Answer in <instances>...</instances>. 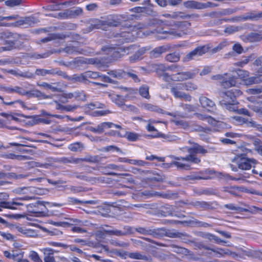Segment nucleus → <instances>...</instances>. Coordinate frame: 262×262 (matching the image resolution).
<instances>
[{
	"instance_id": "obj_1",
	"label": "nucleus",
	"mask_w": 262,
	"mask_h": 262,
	"mask_svg": "<svg viewBox=\"0 0 262 262\" xmlns=\"http://www.w3.org/2000/svg\"><path fill=\"white\" fill-rule=\"evenodd\" d=\"M183 149L187 150L189 155L185 157L172 156L175 161L170 163V165H173L181 169H189L191 166L190 162L195 164L200 163L201 160L196 154L205 155L208 152L207 149L197 143H194L191 147H186Z\"/></svg>"
},
{
	"instance_id": "obj_2",
	"label": "nucleus",
	"mask_w": 262,
	"mask_h": 262,
	"mask_svg": "<svg viewBox=\"0 0 262 262\" xmlns=\"http://www.w3.org/2000/svg\"><path fill=\"white\" fill-rule=\"evenodd\" d=\"M178 30H170L163 31V29L155 30L151 33L157 34L156 37L158 39H163L168 38H178L183 37L184 35L190 33V23L188 21H179L175 24Z\"/></svg>"
},
{
	"instance_id": "obj_3",
	"label": "nucleus",
	"mask_w": 262,
	"mask_h": 262,
	"mask_svg": "<svg viewBox=\"0 0 262 262\" xmlns=\"http://www.w3.org/2000/svg\"><path fill=\"white\" fill-rule=\"evenodd\" d=\"M242 92L238 89H232L220 94V104L226 109L235 112L237 110V102L236 97L241 96Z\"/></svg>"
},
{
	"instance_id": "obj_4",
	"label": "nucleus",
	"mask_w": 262,
	"mask_h": 262,
	"mask_svg": "<svg viewBox=\"0 0 262 262\" xmlns=\"http://www.w3.org/2000/svg\"><path fill=\"white\" fill-rule=\"evenodd\" d=\"M142 27L140 25L138 26H129L121 29L119 34H117L115 37L119 43L128 42L134 41L136 38L140 35L141 32L139 30Z\"/></svg>"
},
{
	"instance_id": "obj_5",
	"label": "nucleus",
	"mask_w": 262,
	"mask_h": 262,
	"mask_svg": "<svg viewBox=\"0 0 262 262\" xmlns=\"http://www.w3.org/2000/svg\"><path fill=\"white\" fill-rule=\"evenodd\" d=\"M250 152V150L246 149L244 151L243 147L238 148L237 153L231 161L233 163L237 164L239 169L249 170L256 163V160L254 159H249L246 157L247 154Z\"/></svg>"
},
{
	"instance_id": "obj_6",
	"label": "nucleus",
	"mask_w": 262,
	"mask_h": 262,
	"mask_svg": "<svg viewBox=\"0 0 262 262\" xmlns=\"http://www.w3.org/2000/svg\"><path fill=\"white\" fill-rule=\"evenodd\" d=\"M136 47L134 45L121 47L106 46L102 48V50L105 54L110 55L113 59H117L125 55L130 53L132 52L131 50L132 49L135 50Z\"/></svg>"
},
{
	"instance_id": "obj_7",
	"label": "nucleus",
	"mask_w": 262,
	"mask_h": 262,
	"mask_svg": "<svg viewBox=\"0 0 262 262\" xmlns=\"http://www.w3.org/2000/svg\"><path fill=\"white\" fill-rule=\"evenodd\" d=\"M235 72L238 77L242 79L245 84L247 85L257 84L262 82V79L260 77L262 75V70L257 71V76L251 77H248L249 73L247 71L237 69Z\"/></svg>"
},
{
	"instance_id": "obj_8",
	"label": "nucleus",
	"mask_w": 262,
	"mask_h": 262,
	"mask_svg": "<svg viewBox=\"0 0 262 262\" xmlns=\"http://www.w3.org/2000/svg\"><path fill=\"white\" fill-rule=\"evenodd\" d=\"M100 79L105 82L112 83V80L107 76L100 74L99 73L92 71H87L78 76H76L75 79L79 82H84L88 79Z\"/></svg>"
},
{
	"instance_id": "obj_9",
	"label": "nucleus",
	"mask_w": 262,
	"mask_h": 262,
	"mask_svg": "<svg viewBox=\"0 0 262 262\" xmlns=\"http://www.w3.org/2000/svg\"><path fill=\"white\" fill-rule=\"evenodd\" d=\"M211 79L217 81L225 88L232 87L236 83L235 78L234 77L229 76L227 73L213 75Z\"/></svg>"
},
{
	"instance_id": "obj_10",
	"label": "nucleus",
	"mask_w": 262,
	"mask_h": 262,
	"mask_svg": "<svg viewBox=\"0 0 262 262\" xmlns=\"http://www.w3.org/2000/svg\"><path fill=\"white\" fill-rule=\"evenodd\" d=\"M184 89L181 83H177L170 88V92L175 98L183 99L187 101H191L192 97L189 94H186L183 91Z\"/></svg>"
},
{
	"instance_id": "obj_11",
	"label": "nucleus",
	"mask_w": 262,
	"mask_h": 262,
	"mask_svg": "<svg viewBox=\"0 0 262 262\" xmlns=\"http://www.w3.org/2000/svg\"><path fill=\"white\" fill-rule=\"evenodd\" d=\"M34 198L33 196H25L24 197L18 198L13 200L12 202H0V211L2 210V208H7L12 210L17 209V208L14 206H21L23 205V203L18 202V200L22 201H28L32 200Z\"/></svg>"
},
{
	"instance_id": "obj_12",
	"label": "nucleus",
	"mask_w": 262,
	"mask_h": 262,
	"mask_svg": "<svg viewBox=\"0 0 262 262\" xmlns=\"http://www.w3.org/2000/svg\"><path fill=\"white\" fill-rule=\"evenodd\" d=\"M207 51V48L205 46L198 47L186 54L183 58V61L188 62L191 60L195 59L204 54Z\"/></svg>"
},
{
	"instance_id": "obj_13",
	"label": "nucleus",
	"mask_w": 262,
	"mask_h": 262,
	"mask_svg": "<svg viewBox=\"0 0 262 262\" xmlns=\"http://www.w3.org/2000/svg\"><path fill=\"white\" fill-rule=\"evenodd\" d=\"M179 67L177 68L178 71L177 73L173 74V81H183L188 79L193 78L195 74L198 72L197 71H187V72H179Z\"/></svg>"
},
{
	"instance_id": "obj_14",
	"label": "nucleus",
	"mask_w": 262,
	"mask_h": 262,
	"mask_svg": "<svg viewBox=\"0 0 262 262\" xmlns=\"http://www.w3.org/2000/svg\"><path fill=\"white\" fill-rule=\"evenodd\" d=\"M184 6L188 9H203L208 7H215L216 5L211 2L201 3L195 1H187L183 3Z\"/></svg>"
},
{
	"instance_id": "obj_15",
	"label": "nucleus",
	"mask_w": 262,
	"mask_h": 262,
	"mask_svg": "<svg viewBox=\"0 0 262 262\" xmlns=\"http://www.w3.org/2000/svg\"><path fill=\"white\" fill-rule=\"evenodd\" d=\"M123 167L118 166L114 164H110L106 166L100 167L99 170L104 174L111 176H128V173L118 174L117 173L111 172V170H120Z\"/></svg>"
},
{
	"instance_id": "obj_16",
	"label": "nucleus",
	"mask_w": 262,
	"mask_h": 262,
	"mask_svg": "<svg viewBox=\"0 0 262 262\" xmlns=\"http://www.w3.org/2000/svg\"><path fill=\"white\" fill-rule=\"evenodd\" d=\"M195 115L198 119L203 121H206L209 124L215 127V130H218L219 128L222 127V122L215 120L210 116L205 115L199 113L196 114Z\"/></svg>"
},
{
	"instance_id": "obj_17",
	"label": "nucleus",
	"mask_w": 262,
	"mask_h": 262,
	"mask_svg": "<svg viewBox=\"0 0 262 262\" xmlns=\"http://www.w3.org/2000/svg\"><path fill=\"white\" fill-rule=\"evenodd\" d=\"M178 67L177 65H173L171 66H166L164 64H154L153 68L155 70L158 76L159 74H161L162 73L165 72L166 71L169 70L171 72H177V70Z\"/></svg>"
},
{
	"instance_id": "obj_18",
	"label": "nucleus",
	"mask_w": 262,
	"mask_h": 262,
	"mask_svg": "<svg viewBox=\"0 0 262 262\" xmlns=\"http://www.w3.org/2000/svg\"><path fill=\"white\" fill-rule=\"evenodd\" d=\"M233 119L239 124H245L248 127H256L260 129L262 131V127L257 124L255 121L252 120H249L241 116H235L233 117Z\"/></svg>"
},
{
	"instance_id": "obj_19",
	"label": "nucleus",
	"mask_w": 262,
	"mask_h": 262,
	"mask_svg": "<svg viewBox=\"0 0 262 262\" xmlns=\"http://www.w3.org/2000/svg\"><path fill=\"white\" fill-rule=\"evenodd\" d=\"M199 101L202 107L208 112H211L215 107L214 103L209 98L205 96H201Z\"/></svg>"
},
{
	"instance_id": "obj_20",
	"label": "nucleus",
	"mask_w": 262,
	"mask_h": 262,
	"mask_svg": "<svg viewBox=\"0 0 262 262\" xmlns=\"http://www.w3.org/2000/svg\"><path fill=\"white\" fill-rule=\"evenodd\" d=\"M39 21L38 19L34 16L21 18L16 22V26L29 25L32 26Z\"/></svg>"
},
{
	"instance_id": "obj_21",
	"label": "nucleus",
	"mask_w": 262,
	"mask_h": 262,
	"mask_svg": "<svg viewBox=\"0 0 262 262\" xmlns=\"http://www.w3.org/2000/svg\"><path fill=\"white\" fill-rule=\"evenodd\" d=\"M16 230L18 232L27 237H35L37 235L35 230L25 227L17 226Z\"/></svg>"
},
{
	"instance_id": "obj_22",
	"label": "nucleus",
	"mask_w": 262,
	"mask_h": 262,
	"mask_svg": "<svg viewBox=\"0 0 262 262\" xmlns=\"http://www.w3.org/2000/svg\"><path fill=\"white\" fill-rule=\"evenodd\" d=\"M149 48L148 47H142L137 50V51L133 56L129 57V60L131 62H135L137 61L142 59V56L148 50Z\"/></svg>"
},
{
	"instance_id": "obj_23",
	"label": "nucleus",
	"mask_w": 262,
	"mask_h": 262,
	"mask_svg": "<svg viewBox=\"0 0 262 262\" xmlns=\"http://www.w3.org/2000/svg\"><path fill=\"white\" fill-rule=\"evenodd\" d=\"M168 45L162 46L155 48L151 52L150 56L152 57H157L169 49Z\"/></svg>"
},
{
	"instance_id": "obj_24",
	"label": "nucleus",
	"mask_w": 262,
	"mask_h": 262,
	"mask_svg": "<svg viewBox=\"0 0 262 262\" xmlns=\"http://www.w3.org/2000/svg\"><path fill=\"white\" fill-rule=\"evenodd\" d=\"M162 16L167 18L177 19L179 18H183L185 17L184 14L181 12H173L171 13H164Z\"/></svg>"
},
{
	"instance_id": "obj_25",
	"label": "nucleus",
	"mask_w": 262,
	"mask_h": 262,
	"mask_svg": "<svg viewBox=\"0 0 262 262\" xmlns=\"http://www.w3.org/2000/svg\"><path fill=\"white\" fill-rule=\"evenodd\" d=\"M111 98L112 101L118 106L123 105L125 101V98L124 97L118 95H112Z\"/></svg>"
},
{
	"instance_id": "obj_26",
	"label": "nucleus",
	"mask_w": 262,
	"mask_h": 262,
	"mask_svg": "<svg viewBox=\"0 0 262 262\" xmlns=\"http://www.w3.org/2000/svg\"><path fill=\"white\" fill-rule=\"evenodd\" d=\"M78 62L81 63L92 64L98 65L100 63V60L95 58H80L78 60Z\"/></svg>"
},
{
	"instance_id": "obj_27",
	"label": "nucleus",
	"mask_w": 262,
	"mask_h": 262,
	"mask_svg": "<svg viewBox=\"0 0 262 262\" xmlns=\"http://www.w3.org/2000/svg\"><path fill=\"white\" fill-rule=\"evenodd\" d=\"M64 51L68 54H74V53H80L84 54L86 53L85 51L82 49H79L74 46H68L64 49Z\"/></svg>"
},
{
	"instance_id": "obj_28",
	"label": "nucleus",
	"mask_w": 262,
	"mask_h": 262,
	"mask_svg": "<svg viewBox=\"0 0 262 262\" xmlns=\"http://www.w3.org/2000/svg\"><path fill=\"white\" fill-rule=\"evenodd\" d=\"M248 39L250 42H257L262 40V34L260 33L252 32L248 36Z\"/></svg>"
},
{
	"instance_id": "obj_29",
	"label": "nucleus",
	"mask_w": 262,
	"mask_h": 262,
	"mask_svg": "<svg viewBox=\"0 0 262 262\" xmlns=\"http://www.w3.org/2000/svg\"><path fill=\"white\" fill-rule=\"evenodd\" d=\"M210 249L215 253V255L217 257L223 256L224 255H229L230 254V251L228 249L220 248Z\"/></svg>"
},
{
	"instance_id": "obj_30",
	"label": "nucleus",
	"mask_w": 262,
	"mask_h": 262,
	"mask_svg": "<svg viewBox=\"0 0 262 262\" xmlns=\"http://www.w3.org/2000/svg\"><path fill=\"white\" fill-rule=\"evenodd\" d=\"M183 85L184 90L187 91H193L197 90L198 86L196 84L192 82H188L184 83H181Z\"/></svg>"
},
{
	"instance_id": "obj_31",
	"label": "nucleus",
	"mask_w": 262,
	"mask_h": 262,
	"mask_svg": "<svg viewBox=\"0 0 262 262\" xmlns=\"http://www.w3.org/2000/svg\"><path fill=\"white\" fill-rule=\"evenodd\" d=\"M139 92L142 97L147 99L150 98V96L149 94V88L148 86L143 85L141 86L139 89Z\"/></svg>"
},
{
	"instance_id": "obj_32",
	"label": "nucleus",
	"mask_w": 262,
	"mask_h": 262,
	"mask_svg": "<svg viewBox=\"0 0 262 262\" xmlns=\"http://www.w3.org/2000/svg\"><path fill=\"white\" fill-rule=\"evenodd\" d=\"M165 59L171 62H176L180 60V55L177 53H170L166 56Z\"/></svg>"
},
{
	"instance_id": "obj_33",
	"label": "nucleus",
	"mask_w": 262,
	"mask_h": 262,
	"mask_svg": "<svg viewBox=\"0 0 262 262\" xmlns=\"http://www.w3.org/2000/svg\"><path fill=\"white\" fill-rule=\"evenodd\" d=\"M229 45V42L227 40H224L222 41H221L220 43H219V45L216 47L212 49L211 51L213 53H216L227 46Z\"/></svg>"
},
{
	"instance_id": "obj_34",
	"label": "nucleus",
	"mask_w": 262,
	"mask_h": 262,
	"mask_svg": "<svg viewBox=\"0 0 262 262\" xmlns=\"http://www.w3.org/2000/svg\"><path fill=\"white\" fill-rule=\"evenodd\" d=\"M28 97H38L41 96V93L37 90L32 89L29 91H26V95Z\"/></svg>"
},
{
	"instance_id": "obj_35",
	"label": "nucleus",
	"mask_w": 262,
	"mask_h": 262,
	"mask_svg": "<svg viewBox=\"0 0 262 262\" xmlns=\"http://www.w3.org/2000/svg\"><path fill=\"white\" fill-rule=\"evenodd\" d=\"M55 103L56 104L55 108L58 110L61 111H71L74 109H75L77 107L76 106H72L71 105L69 106H63L56 101H55Z\"/></svg>"
},
{
	"instance_id": "obj_36",
	"label": "nucleus",
	"mask_w": 262,
	"mask_h": 262,
	"mask_svg": "<svg viewBox=\"0 0 262 262\" xmlns=\"http://www.w3.org/2000/svg\"><path fill=\"white\" fill-rule=\"evenodd\" d=\"M128 256L133 259L147 260L148 258L145 255H142L139 252L129 253Z\"/></svg>"
},
{
	"instance_id": "obj_37",
	"label": "nucleus",
	"mask_w": 262,
	"mask_h": 262,
	"mask_svg": "<svg viewBox=\"0 0 262 262\" xmlns=\"http://www.w3.org/2000/svg\"><path fill=\"white\" fill-rule=\"evenodd\" d=\"M125 229H126L127 231L124 232H123L120 230H110V231H108V232L112 234H114V235H124L127 233H130L133 232L132 229L130 227L127 226L125 228Z\"/></svg>"
},
{
	"instance_id": "obj_38",
	"label": "nucleus",
	"mask_w": 262,
	"mask_h": 262,
	"mask_svg": "<svg viewBox=\"0 0 262 262\" xmlns=\"http://www.w3.org/2000/svg\"><path fill=\"white\" fill-rule=\"evenodd\" d=\"M71 11L70 9L66 10L63 12H61L58 13V15L56 16L61 19H68L72 17Z\"/></svg>"
},
{
	"instance_id": "obj_39",
	"label": "nucleus",
	"mask_w": 262,
	"mask_h": 262,
	"mask_svg": "<svg viewBox=\"0 0 262 262\" xmlns=\"http://www.w3.org/2000/svg\"><path fill=\"white\" fill-rule=\"evenodd\" d=\"M159 77L161 78L163 81L167 82L173 81V74L169 75L166 72H163L161 74H159Z\"/></svg>"
},
{
	"instance_id": "obj_40",
	"label": "nucleus",
	"mask_w": 262,
	"mask_h": 262,
	"mask_svg": "<svg viewBox=\"0 0 262 262\" xmlns=\"http://www.w3.org/2000/svg\"><path fill=\"white\" fill-rule=\"evenodd\" d=\"M141 108L149 111H158V107L150 103H141L140 105Z\"/></svg>"
},
{
	"instance_id": "obj_41",
	"label": "nucleus",
	"mask_w": 262,
	"mask_h": 262,
	"mask_svg": "<svg viewBox=\"0 0 262 262\" xmlns=\"http://www.w3.org/2000/svg\"><path fill=\"white\" fill-rule=\"evenodd\" d=\"M189 179L190 180H207L210 179V177L207 176H204L203 172H200L198 174L191 175L188 177Z\"/></svg>"
},
{
	"instance_id": "obj_42",
	"label": "nucleus",
	"mask_w": 262,
	"mask_h": 262,
	"mask_svg": "<svg viewBox=\"0 0 262 262\" xmlns=\"http://www.w3.org/2000/svg\"><path fill=\"white\" fill-rule=\"evenodd\" d=\"M262 17L261 13H250L243 18L244 20L250 19V20H256L258 18Z\"/></svg>"
},
{
	"instance_id": "obj_43",
	"label": "nucleus",
	"mask_w": 262,
	"mask_h": 262,
	"mask_svg": "<svg viewBox=\"0 0 262 262\" xmlns=\"http://www.w3.org/2000/svg\"><path fill=\"white\" fill-rule=\"evenodd\" d=\"M114 123L112 122H103L100 123L98 125V130L101 131L102 133L104 129L113 127Z\"/></svg>"
},
{
	"instance_id": "obj_44",
	"label": "nucleus",
	"mask_w": 262,
	"mask_h": 262,
	"mask_svg": "<svg viewBox=\"0 0 262 262\" xmlns=\"http://www.w3.org/2000/svg\"><path fill=\"white\" fill-rule=\"evenodd\" d=\"M125 137L129 141H135L139 139L140 136L136 133L126 132Z\"/></svg>"
},
{
	"instance_id": "obj_45",
	"label": "nucleus",
	"mask_w": 262,
	"mask_h": 262,
	"mask_svg": "<svg viewBox=\"0 0 262 262\" xmlns=\"http://www.w3.org/2000/svg\"><path fill=\"white\" fill-rule=\"evenodd\" d=\"M239 30V28L234 26H226L224 30V32L228 34H231Z\"/></svg>"
},
{
	"instance_id": "obj_46",
	"label": "nucleus",
	"mask_w": 262,
	"mask_h": 262,
	"mask_svg": "<svg viewBox=\"0 0 262 262\" xmlns=\"http://www.w3.org/2000/svg\"><path fill=\"white\" fill-rule=\"evenodd\" d=\"M246 92L249 95H257L262 93V88L257 87L255 88L249 89L246 91Z\"/></svg>"
},
{
	"instance_id": "obj_47",
	"label": "nucleus",
	"mask_w": 262,
	"mask_h": 262,
	"mask_svg": "<svg viewBox=\"0 0 262 262\" xmlns=\"http://www.w3.org/2000/svg\"><path fill=\"white\" fill-rule=\"evenodd\" d=\"M83 148L82 144L80 143H75L71 144L69 146V148L73 151H77L81 150Z\"/></svg>"
},
{
	"instance_id": "obj_48",
	"label": "nucleus",
	"mask_w": 262,
	"mask_h": 262,
	"mask_svg": "<svg viewBox=\"0 0 262 262\" xmlns=\"http://www.w3.org/2000/svg\"><path fill=\"white\" fill-rule=\"evenodd\" d=\"M29 257L34 262H42L38 253L35 251H31L29 253Z\"/></svg>"
},
{
	"instance_id": "obj_49",
	"label": "nucleus",
	"mask_w": 262,
	"mask_h": 262,
	"mask_svg": "<svg viewBox=\"0 0 262 262\" xmlns=\"http://www.w3.org/2000/svg\"><path fill=\"white\" fill-rule=\"evenodd\" d=\"M104 107L105 105L104 104L98 102L91 103L86 105V107L91 110H94L95 108H102Z\"/></svg>"
},
{
	"instance_id": "obj_50",
	"label": "nucleus",
	"mask_w": 262,
	"mask_h": 262,
	"mask_svg": "<svg viewBox=\"0 0 262 262\" xmlns=\"http://www.w3.org/2000/svg\"><path fill=\"white\" fill-rule=\"evenodd\" d=\"M7 158L11 159H16L19 161L26 160L28 159L27 156L21 155H16L13 154H9L7 155Z\"/></svg>"
},
{
	"instance_id": "obj_51",
	"label": "nucleus",
	"mask_w": 262,
	"mask_h": 262,
	"mask_svg": "<svg viewBox=\"0 0 262 262\" xmlns=\"http://www.w3.org/2000/svg\"><path fill=\"white\" fill-rule=\"evenodd\" d=\"M124 72L121 70H113L108 73V74L115 78H120L123 76Z\"/></svg>"
},
{
	"instance_id": "obj_52",
	"label": "nucleus",
	"mask_w": 262,
	"mask_h": 262,
	"mask_svg": "<svg viewBox=\"0 0 262 262\" xmlns=\"http://www.w3.org/2000/svg\"><path fill=\"white\" fill-rule=\"evenodd\" d=\"M110 113H111V112L107 110L96 111H94L93 112L92 115L94 117L103 116H105Z\"/></svg>"
},
{
	"instance_id": "obj_53",
	"label": "nucleus",
	"mask_w": 262,
	"mask_h": 262,
	"mask_svg": "<svg viewBox=\"0 0 262 262\" xmlns=\"http://www.w3.org/2000/svg\"><path fill=\"white\" fill-rule=\"evenodd\" d=\"M72 96L78 100H85V95L83 92H76L71 94Z\"/></svg>"
},
{
	"instance_id": "obj_54",
	"label": "nucleus",
	"mask_w": 262,
	"mask_h": 262,
	"mask_svg": "<svg viewBox=\"0 0 262 262\" xmlns=\"http://www.w3.org/2000/svg\"><path fill=\"white\" fill-rule=\"evenodd\" d=\"M128 163L132 165L138 166H144L146 162L142 160H138L135 159H128Z\"/></svg>"
},
{
	"instance_id": "obj_55",
	"label": "nucleus",
	"mask_w": 262,
	"mask_h": 262,
	"mask_svg": "<svg viewBox=\"0 0 262 262\" xmlns=\"http://www.w3.org/2000/svg\"><path fill=\"white\" fill-rule=\"evenodd\" d=\"M7 91L8 92H15L18 94H20L22 95H26V90L25 89L19 88V87H16L14 89H8Z\"/></svg>"
},
{
	"instance_id": "obj_56",
	"label": "nucleus",
	"mask_w": 262,
	"mask_h": 262,
	"mask_svg": "<svg viewBox=\"0 0 262 262\" xmlns=\"http://www.w3.org/2000/svg\"><path fill=\"white\" fill-rule=\"evenodd\" d=\"M225 207L226 208L231 210H234L237 211H242L243 210V209L242 208L236 206L233 204H226L225 205Z\"/></svg>"
},
{
	"instance_id": "obj_57",
	"label": "nucleus",
	"mask_w": 262,
	"mask_h": 262,
	"mask_svg": "<svg viewBox=\"0 0 262 262\" xmlns=\"http://www.w3.org/2000/svg\"><path fill=\"white\" fill-rule=\"evenodd\" d=\"M35 73L37 75L45 76L47 74H51L52 73V72L50 70L45 69H37L36 70Z\"/></svg>"
},
{
	"instance_id": "obj_58",
	"label": "nucleus",
	"mask_w": 262,
	"mask_h": 262,
	"mask_svg": "<svg viewBox=\"0 0 262 262\" xmlns=\"http://www.w3.org/2000/svg\"><path fill=\"white\" fill-rule=\"evenodd\" d=\"M232 50L238 54H241L244 50L242 46L238 43H236L233 45Z\"/></svg>"
},
{
	"instance_id": "obj_59",
	"label": "nucleus",
	"mask_w": 262,
	"mask_h": 262,
	"mask_svg": "<svg viewBox=\"0 0 262 262\" xmlns=\"http://www.w3.org/2000/svg\"><path fill=\"white\" fill-rule=\"evenodd\" d=\"M22 0H8L6 2V5L9 7H13L19 5Z\"/></svg>"
},
{
	"instance_id": "obj_60",
	"label": "nucleus",
	"mask_w": 262,
	"mask_h": 262,
	"mask_svg": "<svg viewBox=\"0 0 262 262\" xmlns=\"http://www.w3.org/2000/svg\"><path fill=\"white\" fill-rule=\"evenodd\" d=\"M45 256L52 255L53 256L54 250L50 248H44L41 249Z\"/></svg>"
},
{
	"instance_id": "obj_61",
	"label": "nucleus",
	"mask_w": 262,
	"mask_h": 262,
	"mask_svg": "<svg viewBox=\"0 0 262 262\" xmlns=\"http://www.w3.org/2000/svg\"><path fill=\"white\" fill-rule=\"evenodd\" d=\"M146 159L148 160H150V161H152L154 160H157L158 161H159L160 162H164L165 161L164 157H157L154 155H150L149 156H147L146 157Z\"/></svg>"
},
{
	"instance_id": "obj_62",
	"label": "nucleus",
	"mask_w": 262,
	"mask_h": 262,
	"mask_svg": "<svg viewBox=\"0 0 262 262\" xmlns=\"http://www.w3.org/2000/svg\"><path fill=\"white\" fill-rule=\"evenodd\" d=\"M0 115L6 118L8 121L16 120V118L11 114L1 113Z\"/></svg>"
},
{
	"instance_id": "obj_63",
	"label": "nucleus",
	"mask_w": 262,
	"mask_h": 262,
	"mask_svg": "<svg viewBox=\"0 0 262 262\" xmlns=\"http://www.w3.org/2000/svg\"><path fill=\"white\" fill-rule=\"evenodd\" d=\"M62 5L60 4H53L48 6V9L53 10V11H56L59 10L61 9Z\"/></svg>"
},
{
	"instance_id": "obj_64",
	"label": "nucleus",
	"mask_w": 262,
	"mask_h": 262,
	"mask_svg": "<svg viewBox=\"0 0 262 262\" xmlns=\"http://www.w3.org/2000/svg\"><path fill=\"white\" fill-rule=\"evenodd\" d=\"M212 67L209 66L205 67L202 71L200 72V74L201 76L205 75L211 72Z\"/></svg>"
}]
</instances>
